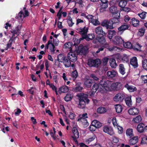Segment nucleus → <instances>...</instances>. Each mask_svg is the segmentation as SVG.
I'll use <instances>...</instances> for the list:
<instances>
[{"mask_svg":"<svg viewBox=\"0 0 147 147\" xmlns=\"http://www.w3.org/2000/svg\"><path fill=\"white\" fill-rule=\"evenodd\" d=\"M79 100V103L78 105V108L83 109L85 108L86 104L89 103L90 100L88 98V95L82 94L78 96Z\"/></svg>","mask_w":147,"mask_h":147,"instance_id":"1","label":"nucleus"},{"mask_svg":"<svg viewBox=\"0 0 147 147\" xmlns=\"http://www.w3.org/2000/svg\"><path fill=\"white\" fill-rule=\"evenodd\" d=\"M110 83L111 81L105 79H102L100 80L99 83L102 90V93H104L106 91L109 90Z\"/></svg>","mask_w":147,"mask_h":147,"instance_id":"2","label":"nucleus"},{"mask_svg":"<svg viewBox=\"0 0 147 147\" xmlns=\"http://www.w3.org/2000/svg\"><path fill=\"white\" fill-rule=\"evenodd\" d=\"M101 63V62L99 59H94L90 58L87 61V64L90 67H98Z\"/></svg>","mask_w":147,"mask_h":147,"instance_id":"3","label":"nucleus"},{"mask_svg":"<svg viewBox=\"0 0 147 147\" xmlns=\"http://www.w3.org/2000/svg\"><path fill=\"white\" fill-rule=\"evenodd\" d=\"M97 90H98V92H100L101 93L102 92V90L101 87H100L99 83H94L92 88L89 93V95L90 96H92L94 94Z\"/></svg>","mask_w":147,"mask_h":147,"instance_id":"4","label":"nucleus"},{"mask_svg":"<svg viewBox=\"0 0 147 147\" xmlns=\"http://www.w3.org/2000/svg\"><path fill=\"white\" fill-rule=\"evenodd\" d=\"M76 50L80 53L85 55L88 52V49L87 47H83L82 45L80 44L79 46H76Z\"/></svg>","mask_w":147,"mask_h":147,"instance_id":"5","label":"nucleus"},{"mask_svg":"<svg viewBox=\"0 0 147 147\" xmlns=\"http://www.w3.org/2000/svg\"><path fill=\"white\" fill-rule=\"evenodd\" d=\"M113 24L111 20H104L101 23V25L105 27L107 29H112L114 28Z\"/></svg>","mask_w":147,"mask_h":147,"instance_id":"6","label":"nucleus"},{"mask_svg":"<svg viewBox=\"0 0 147 147\" xmlns=\"http://www.w3.org/2000/svg\"><path fill=\"white\" fill-rule=\"evenodd\" d=\"M121 88V84L120 82H116L112 83L111 82L110 83L109 90L112 89L114 90H118Z\"/></svg>","mask_w":147,"mask_h":147,"instance_id":"7","label":"nucleus"},{"mask_svg":"<svg viewBox=\"0 0 147 147\" xmlns=\"http://www.w3.org/2000/svg\"><path fill=\"white\" fill-rule=\"evenodd\" d=\"M124 40L121 36H115V40H113V43L115 45L119 46H121L124 42Z\"/></svg>","mask_w":147,"mask_h":147,"instance_id":"8","label":"nucleus"},{"mask_svg":"<svg viewBox=\"0 0 147 147\" xmlns=\"http://www.w3.org/2000/svg\"><path fill=\"white\" fill-rule=\"evenodd\" d=\"M67 57L68 59L70 61V62H74L77 59V57L76 54L74 53L69 52L68 53L67 55Z\"/></svg>","mask_w":147,"mask_h":147,"instance_id":"9","label":"nucleus"},{"mask_svg":"<svg viewBox=\"0 0 147 147\" xmlns=\"http://www.w3.org/2000/svg\"><path fill=\"white\" fill-rule=\"evenodd\" d=\"M103 131L111 136L113 135L114 133L113 128L111 127H109L107 126H105L103 128Z\"/></svg>","mask_w":147,"mask_h":147,"instance_id":"10","label":"nucleus"},{"mask_svg":"<svg viewBox=\"0 0 147 147\" xmlns=\"http://www.w3.org/2000/svg\"><path fill=\"white\" fill-rule=\"evenodd\" d=\"M125 96L123 94L118 93L114 97L113 100L115 101H121L124 99Z\"/></svg>","mask_w":147,"mask_h":147,"instance_id":"11","label":"nucleus"},{"mask_svg":"<svg viewBox=\"0 0 147 147\" xmlns=\"http://www.w3.org/2000/svg\"><path fill=\"white\" fill-rule=\"evenodd\" d=\"M129 28V25L125 24L124 23L118 28V32H119L120 34L121 35L123 32L124 31L128 29Z\"/></svg>","mask_w":147,"mask_h":147,"instance_id":"12","label":"nucleus"},{"mask_svg":"<svg viewBox=\"0 0 147 147\" xmlns=\"http://www.w3.org/2000/svg\"><path fill=\"white\" fill-rule=\"evenodd\" d=\"M93 80L90 79H86L84 82V85L87 88H90L94 83Z\"/></svg>","mask_w":147,"mask_h":147,"instance_id":"13","label":"nucleus"},{"mask_svg":"<svg viewBox=\"0 0 147 147\" xmlns=\"http://www.w3.org/2000/svg\"><path fill=\"white\" fill-rule=\"evenodd\" d=\"M130 63L134 68L137 67L138 66V64L137 57H134L131 59Z\"/></svg>","mask_w":147,"mask_h":147,"instance_id":"14","label":"nucleus"},{"mask_svg":"<svg viewBox=\"0 0 147 147\" xmlns=\"http://www.w3.org/2000/svg\"><path fill=\"white\" fill-rule=\"evenodd\" d=\"M128 112L130 115H136L138 114L139 111L137 108L133 107L129 109L128 111Z\"/></svg>","mask_w":147,"mask_h":147,"instance_id":"15","label":"nucleus"},{"mask_svg":"<svg viewBox=\"0 0 147 147\" xmlns=\"http://www.w3.org/2000/svg\"><path fill=\"white\" fill-rule=\"evenodd\" d=\"M100 1L102 3L100 4L101 6L100 10L101 11L102 9H105L108 7V1L107 0H100Z\"/></svg>","mask_w":147,"mask_h":147,"instance_id":"16","label":"nucleus"},{"mask_svg":"<svg viewBox=\"0 0 147 147\" xmlns=\"http://www.w3.org/2000/svg\"><path fill=\"white\" fill-rule=\"evenodd\" d=\"M124 87L130 92H133L137 90V88L135 87L129 85L127 83L125 84Z\"/></svg>","mask_w":147,"mask_h":147,"instance_id":"17","label":"nucleus"},{"mask_svg":"<svg viewBox=\"0 0 147 147\" xmlns=\"http://www.w3.org/2000/svg\"><path fill=\"white\" fill-rule=\"evenodd\" d=\"M145 125L144 123H140L137 126V130L139 132L141 133L145 131V130H146L145 129Z\"/></svg>","mask_w":147,"mask_h":147,"instance_id":"18","label":"nucleus"},{"mask_svg":"<svg viewBox=\"0 0 147 147\" xmlns=\"http://www.w3.org/2000/svg\"><path fill=\"white\" fill-rule=\"evenodd\" d=\"M61 63H63L66 67H68L71 66V63L70 61L68 59V57L65 56L64 59L61 61Z\"/></svg>","mask_w":147,"mask_h":147,"instance_id":"19","label":"nucleus"},{"mask_svg":"<svg viewBox=\"0 0 147 147\" xmlns=\"http://www.w3.org/2000/svg\"><path fill=\"white\" fill-rule=\"evenodd\" d=\"M95 31L96 33L98 35L105 36L106 34L105 32L103 31L102 28L100 26H99L96 28Z\"/></svg>","mask_w":147,"mask_h":147,"instance_id":"20","label":"nucleus"},{"mask_svg":"<svg viewBox=\"0 0 147 147\" xmlns=\"http://www.w3.org/2000/svg\"><path fill=\"white\" fill-rule=\"evenodd\" d=\"M79 118L78 119V121H86V123L87 122V120L86 119V118H88L87 114V113H85L83 114L82 115H79Z\"/></svg>","mask_w":147,"mask_h":147,"instance_id":"21","label":"nucleus"},{"mask_svg":"<svg viewBox=\"0 0 147 147\" xmlns=\"http://www.w3.org/2000/svg\"><path fill=\"white\" fill-rule=\"evenodd\" d=\"M117 73L114 70L108 71L106 74L107 77L109 78H113L115 77L117 75Z\"/></svg>","mask_w":147,"mask_h":147,"instance_id":"22","label":"nucleus"},{"mask_svg":"<svg viewBox=\"0 0 147 147\" xmlns=\"http://www.w3.org/2000/svg\"><path fill=\"white\" fill-rule=\"evenodd\" d=\"M138 140L137 136L131 138L129 141V144L130 145H133L136 144L138 141Z\"/></svg>","mask_w":147,"mask_h":147,"instance_id":"23","label":"nucleus"},{"mask_svg":"<svg viewBox=\"0 0 147 147\" xmlns=\"http://www.w3.org/2000/svg\"><path fill=\"white\" fill-rule=\"evenodd\" d=\"M125 100L127 105L129 107H131L132 105V102L131 99V96H129L126 97Z\"/></svg>","mask_w":147,"mask_h":147,"instance_id":"24","label":"nucleus"},{"mask_svg":"<svg viewBox=\"0 0 147 147\" xmlns=\"http://www.w3.org/2000/svg\"><path fill=\"white\" fill-rule=\"evenodd\" d=\"M139 21L136 19L135 18H133L131 19V21L130 22V24H132L134 27H137L139 25Z\"/></svg>","mask_w":147,"mask_h":147,"instance_id":"25","label":"nucleus"},{"mask_svg":"<svg viewBox=\"0 0 147 147\" xmlns=\"http://www.w3.org/2000/svg\"><path fill=\"white\" fill-rule=\"evenodd\" d=\"M110 66L112 68H115L117 66L115 59L113 58H110L109 59Z\"/></svg>","mask_w":147,"mask_h":147,"instance_id":"26","label":"nucleus"},{"mask_svg":"<svg viewBox=\"0 0 147 147\" xmlns=\"http://www.w3.org/2000/svg\"><path fill=\"white\" fill-rule=\"evenodd\" d=\"M117 32L114 30H109L108 31V37L109 39H111L113 36L116 35Z\"/></svg>","mask_w":147,"mask_h":147,"instance_id":"27","label":"nucleus"},{"mask_svg":"<svg viewBox=\"0 0 147 147\" xmlns=\"http://www.w3.org/2000/svg\"><path fill=\"white\" fill-rule=\"evenodd\" d=\"M91 124L95 126L96 128L100 127L102 125V124L97 120H93L91 123Z\"/></svg>","mask_w":147,"mask_h":147,"instance_id":"28","label":"nucleus"},{"mask_svg":"<svg viewBox=\"0 0 147 147\" xmlns=\"http://www.w3.org/2000/svg\"><path fill=\"white\" fill-rule=\"evenodd\" d=\"M69 90L68 86H63L59 88V92H61L63 93H65L68 92Z\"/></svg>","mask_w":147,"mask_h":147,"instance_id":"29","label":"nucleus"},{"mask_svg":"<svg viewBox=\"0 0 147 147\" xmlns=\"http://www.w3.org/2000/svg\"><path fill=\"white\" fill-rule=\"evenodd\" d=\"M72 132L73 134L74 137L76 138H78L79 137V132H78V130L76 127H73L72 130Z\"/></svg>","mask_w":147,"mask_h":147,"instance_id":"30","label":"nucleus"},{"mask_svg":"<svg viewBox=\"0 0 147 147\" xmlns=\"http://www.w3.org/2000/svg\"><path fill=\"white\" fill-rule=\"evenodd\" d=\"M80 30L79 31V33L81 35H86L88 31V28L84 27L83 28H80Z\"/></svg>","mask_w":147,"mask_h":147,"instance_id":"31","label":"nucleus"},{"mask_svg":"<svg viewBox=\"0 0 147 147\" xmlns=\"http://www.w3.org/2000/svg\"><path fill=\"white\" fill-rule=\"evenodd\" d=\"M115 108L116 111L117 113H120L122 112L123 108L122 106L121 105L118 104L115 105Z\"/></svg>","mask_w":147,"mask_h":147,"instance_id":"32","label":"nucleus"},{"mask_svg":"<svg viewBox=\"0 0 147 147\" xmlns=\"http://www.w3.org/2000/svg\"><path fill=\"white\" fill-rule=\"evenodd\" d=\"M142 47L139 43H137L133 45L132 48L135 51H141V48Z\"/></svg>","mask_w":147,"mask_h":147,"instance_id":"33","label":"nucleus"},{"mask_svg":"<svg viewBox=\"0 0 147 147\" xmlns=\"http://www.w3.org/2000/svg\"><path fill=\"white\" fill-rule=\"evenodd\" d=\"M104 36H98L96 38L97 40L101 44H104L106 41V40Z\"/></svg>","mask_w":147,"mask_h":147,"instance_id":"34","label":"nucleus"},{"mask_svg":"<svg viewBox=\"0 0 147 147\" xmlns=\"http://www.w3.org/2000/svg\"><path fill=\"white\" fill-rule=\"evenodd\" d=\"M119 71L122 75H124L125 74V69L124 68V65L122 64L119 65Z\"/></svg>","mask_w":147,"mask_h":147,"instance_id":"35","label":"nucleus"},{"mask_svg":"<svg viewBox=\"0 0 147 147\" xmlns=\"http://www.w3.org/2000/svg\"><path fill=\"white\" fill-rule=\"evenodd\" d=\"M73 97V96L70 93H68L64 97V99L66 102H68L71 100Z\"/></svg>","mask_w":147,"mask_h":147,"instance_id":"36","label":"nucleus"},{"mask_svg":"<svg viewBox=\"0 0 147 147\" xmlns=\"http://www.w3.org/2000/svg\"><path fill=\"white\" fill-rule=\"evenodd\" d=\"M83 89V88L79 84H76V87L73 88V91L75 92H80Z\"/></svg>","mask_w":147,"mask_h":147,"instance_id":"37","label":"nucleus"},{"mask_svg":"<svg viewBox=\"0 0 147 147\" xmlns=\"http://www.w3.org/2000/svg\"><path fill=\"white\" fill-rule=\"evenodd\" d=\"M97 111L98 113L102 114L106 112H107V110L105 108L100 107L97 108Z\"/></svg>","mask_w":147,"mask_h":147,"instance_id":"38","label":"nucleus"},{"mask_svg":"<svg viewBox=\"0 0 147 147\" xmlns=\"http://www.w3.org/2000/svg\"><path fill=\"white\" fill-rule=\"evenodd\" d=\"M126 134L127 136H129L130 138L134 136L133 129L131 128L128 129L126 131Z\"/></svg>","mask_w":147,"mask_h":147,"instance_id":"39","label":"nucleus"},{"mask_svg":"<svg viewBox=\"0 0 147 147\" xmlns=\"http://www.w3.org/2000/svg\"><path fill=\"white\" fill-rule=\"evenodd\" d=\"M127 3V0H121L119 2V6L122 8L125 7Z\"/></svg>","mask_w":147,"mask_h":147,"instance_id":"40","label":"nucleus"},{"mask_svg":"<svg viewBox=\"0 0 147 147\" xmlns=\"http://www.w3.org/2000/svg\"><path fill=\"white\" fill-rule=\"evenodd\" d=\"M123 46L125 48H132V45L129 42H124L123 44Z\"/></svg>","mask_w":147,"mask_h":147,"instance_id":"41","label":"nucleus"},{"mask_svg":"<svg viewBox=\"0 0 147 147\" xmlns=\"http://www.w3.org/2000/svg\"><path fill=\"white\" fill-rule=\"evenodd\" d=\"M142 120V118L140 115L137 116L136 117L133 119L132 121L135 123H139Z\"/></svg>","mask_w":147,"mask_h":147,"instance_id":"42","label":"nucleus"},{"mask_svg":"<svg viewBox=\"0 0 147 147\" xmlns=\"http://www.w3.org/2000/svg\"><path fill=\"white\" fill-rule=\"evenodd\" d=\"M109 11L110 12L113 14L118 10H117V8L116 6H112L109 8Z\"/></svg>","mask_w":147,"mask_h":147,"instance_id":"43","label":"nucleus"},{"mask_svg":"<svg viewBox=\"0 0 147 147\" xmlns=\"http://www.w3.org/2000/svg\"><path fill=\"white\" fill-rule=\"evenodd\" d=\"M142 66L144 69L147 70V59L142 61Z\"/></svg>","mask_w":147,"mask_h":147,"instance_id":"44","label":"nucleus"},{"mask_svg":"<svg viewBox=\"0 0 147 147\" xmlns=\"http://www.w3.org/2000/svg\"><path fill=\"white\" fill-rule=\"evenodd\" d=\"M90 76L91 78L93 79L94 80L98 82L100 80L99 78H98L96 75L94 74H91Z\"/></svg>","mask_w":147,"mask_h":147,"instance_id":"45","label":"nucleus"},{"mask_svg":"<svg viewBox=\"0 0 147 147\" xmlns=\"http://www.w3.org/2000/svg\"><path fill=\"white\" fill-rule=\"evenodd\" d=\"M113 23V24H114L119 23V18H113L111 19Z\"/></svg>","mask_w":147,"mask_h":147,"instance_id":"46","label":"nucleus"},{"mask_svg":"<svg viewBox=\"0 0 147 147\" xmlns=\"http://www.w3.org/2000/svg\"><path fill=\"white\" fill-rule=\"evenodd\" d=\"M140 78L142 82H144V83H147V75L144 76L142 75Z\"/></svg>","mask_w":147,"mask_h":147,"instance_id":"47","label":"nucleus"},{"mask_svg":"<svg viewBox=\"0 0 147 147\" xmlns=\"http://www.w3.org/2000/svg\"><path fill=\"white\" fill-rule=\"evenodd\" d=\"M146 12L144 11L141 13H138V15L141 19H144L146 17Z\"/></svg>","mask_w":147,"mask_h":147,"instance_id":"48","label":"nucleus"},{"mask_svg":"<svg viewBox=\"0 0 147 147\" xmlns=\"http://www.w3.org/2000/svg\"><path fill=\"white\" fill-rule=\"evenodd\" d=\"M73 42H68L66 43L64 46L66 47L68 49H70L71 47L73 46Z\"/></svg>","mask_w":147,"mask_h":147,"instance_id":"49","label":"nucleus"},{"mask_svg":"<svg viewBox=\"0 0 147 147\" xmlns=\"http://www.w3.org/2000/svg\"><path fill=\"white\" fill-rule=\"evenodd\" d=\"M23 17H24V13L21 11L19 13L18 16H16V18L19 20L22 19Z\"/></svg>","mask_w":147,"mask_h":147,"instance_id":"50","label":"nucleus"},{"mask_svg":"<svg viewBox=\"0 0 147 147\" xmlns=\"http://www.w3.org/2000/svg\"><path fill=\"white\" fill-rule=\"evenodd\" d=\"M65 57L63 54H60L57 56V59L60 61L61 62V61H62L64 59Z\"/></svg>","mask_w":147,"mask_h":147,"instance_id":"51","label":"nucleus"},{"mask_svg":"<svg viewBox=\"0 0 147 147\" xmlns=\"http://www.w3.org/2000/svg\"><path fill=\"white\" fill-rule=\"evenodd\" d=\"M145 29L144 28H142L139 29L138 32L141 36H143L144 34Z\"/></svg>","mask_w":147,"mask_h":147,"instance_id":"52","label":"nucleus"},{"mask_svg":"<svg viewBox=\"0 0 147 147\" xmlns=\"http://www.w3.org/2000/svg\"><path fill=\"white\" fill-rule=\"evenodd\" d=\"M141 144H147V137L146 136L142 138Z\"/></svg>","mask_w":147,"mask_h":147,"instance_id":"53","label":"nucleus"},{"mask_svg":"<svg viewBox=\"0 0 147 147\" xmlns=\"http://www.w3.org/2000/svg\"><path fill=\"white\" fill-rule=\"evenodd\" d=\"M90 22L92 23L94 25H98V21L96 19H95L93 18L90 19Z\"/></svg>","mask_w":147,"mask_h":147,"instance_id":"54","label":"nucleus"},{"mask_svg":"<svg viewBox=\"0 0 147 147\" xmlns=\"http://www.w3.org/2000/svg\"><path fill=\"white\" fill-rule=\"evenodd\" d=\"M112 16L114 18H119L120 16V13L118 10L112 14Z\"/></svg>","mask_w":147,"mask_h":147,"instance_id":"55","label":"nucleus"},{"mask_svg":"<svg viewBox=\"0 0 147 147\" xmlns=\"http://www.w3.org/2000/svg\"><path fill=\"white\" fill-rule=\"evenodd\" d=\"M131 9V8L128 7H123L122 8H121L120 9V10L121 11H124L127 12L129 11H130Z\"/></svg>","mask_w":147,"mask_h":147,"instance_id":"56","label":"nucleus"},{"mask_svg":"<svg viewBox=\"0 0 147 147\" xmlns=\"http://www.w3.org/2000/svg\"><path fill=\"white\" fill-rule=\"evenodd\" d=\"M78 76V72L76 70H74L72 73L71 76L74 78L76 79Z\"/></svg>","mask_w":147,"mask_h":147,"instance_id":"57","label":"nucleus"},{"mask_svg":"<svg viewBox=\"0 0 147 147\" xmlns=\"http://www.w3.org/2000/svg\"><path fill=\"white\" fill-rule=\"evenodd\" d=\"M24 17L28 16L29 15L28 10L26 9L25 7H24Z\"/></svg>","mask_w":147,"mask_h":147,"instance_id":"58","label":"nucleus"},{"mask_svg":"<svg viewBox=\"0 0 147 147\" xmlns=\"http://www.w3.org/2000/svg\"><path fill=\"white\" fill-rule=\"evenodd\" d=\"M112 141L113 143H117L119 141V138L116 136H113L112 138Z\"/></svg>","mask_w":147,"mask_h":147,"instance_id":"59","label":"nucleus"},{"mask_svg":"<svg viewBox=\"0 0 147 147\" xmlns=\"http://www.w3.org/2000/svg\"><path fill=\"white\" fill-rule=\"evenodd\" d=\"M11 33H12V36L13 37H15V35L16 34L17 35V36L19 35V33H17V31L15 30H12L10 31Z\"/></svg>","mask_w":147,"mask_h":147,"instance_id":"60","label":"nucleus"},{"mask_svg":"<svg viewBox=\"0 0 147 147\" xmlns=\"http://www.w3.org/2000/svg\"><path fill=\"white\" fill-rule=\"evenodd\" d=\"M96 128V127L95 126L93 125L92 124H91V125L89 127V130L92 131H95Z\"/></svg>","mask_w":147,"mask_h":147,"instance_id":"61","label":"nucleus"},{"mask_svg":"<svg viewBox=\"0 0 147 147\" xmlns=\"http://www.w3.org/2000/svg\"><path fill=\"white\" fill-rule=\"evenodd\" d=\"M55 65L58 66V67H60V61L58 59H55Z\"/></svg>","mask_w":147,"mask_h":147,"instance_id":"62","label":"nucleus"},{"mask_svg":"<svg viewBox=\"0 0 147 147\" xmlns=\"http://www.w3.org/2000/svg\"><path fill=\"white\" fill-rule=\"evenodd\" d=\"M109 60V59L108 57H105L102 60V64L104 65H106L107 62H108Z\"/></svg>","mask_w":147,"mask_h":147,"instance_id":"63","label":"nucleus"},{"mask_svg":"<svg viewBox=\"0 0 147 147\" xmlns=\"http://www.w3.org/2000/svg\"><path fill=\"white\" fill-rule=\"evenodd\" d=\"M112 123L114 126H117V124L115 118H113L112 119Z\"/></svg>","mask_w":147,"mask_h":147,"instance_id":"64","label":"nucleus"}]
</instances>
